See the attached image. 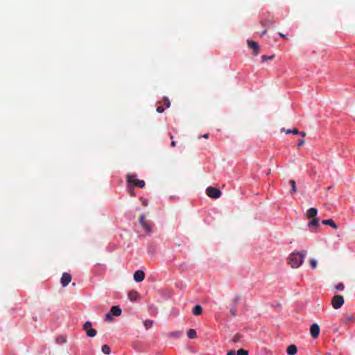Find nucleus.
I'll return each mask as SVG.
<instances>
[{
	"label": "nucleus",
	"instance_id": "nucleus-1",
	"mask_svg": "<svg viewBox=\"0 0 355 355\" xmlns=\"http://www.w3.org/2000/svg\"><path fill=\"white\" fill-rule=\"evenodd\" d=\"M307 254V251L302 250L301 252H294L291 253L288 258V263L293 268H297L304 262V260Z\"/></svg>",
	"mask_w": 355,
	"mask_h": 355
},
{
	"label": "nucleus",
	"instance_id": "nucleus-2",
	"mask_svg": "<svg viewBox=\"0 0 355 355\" xmlns=\"http://www.w3.org/2000/svg\"><path fill=\"white\" fill-rule=\"evenodd\" d=\"M127 182L139 188H143L145 186V182L142 180L137 179L136 175L133 174H128L127 175Z\"/></svg>",
	"mask_w": 355,
	"mask_h": 355
},
{
	"label": "nucleus",
	"instance_id": "nucleus-3",
	"mask_svg": "<svg viewBox=\"0 0 355 355\" xmlns=\"http://www.w3.org/2000/svg\"><path fill=\"white\" fill-rule=\"evenodd\" d=\"M344 302L345 300L343 296L336 295L332 298L331 304L335 309H338L343 305Z\"/></svg>",
	"mask_w": 355,
	"mask_h": 355
},
{
	"label": "nucleus",
	"instance_id": "nucleus-4",
	"mask_svg": "<svg viewBox=\"0 0 355 355\" xmlns=\"http://www.w3.org/2000/svg\"><path fill=\"white\" fill-rule=\"evenodd\" d=\"M92 324L91 322L87 321L83 325V329L85 331L87 336L90 338H93L96 335V329L92 327Z\"/></svg>",
	"mask_w": 355,
	"mask_h": 355
},
{
	"label": "nucleus",
	"instance_id": "nucleus-5",
	"mask_svg": "<svg viewBox=\"0 0 355 355\" xmlns=\"http://www.w3.org/2000/svg\"><path fill=\"white\" fill-rule=\"evenodd\" d=\"M207 196L210 198L217 199L221 196V191L215 187H209L206 189Z\"/></svg>",
	"mask_w": 355,
	"mask_h": 355
},
{
	"label": "nucleus",
	"instance_id": "nucleus-6",
	"mask_svg": "<svg viewBox=\"0 0 355 355\" xmlns=\"http://www.w3.org/2000/svg\"><path fill=\"white\" fill-rule=\"evenodd\" d=\"M139 224L141 225V226H142V227L146 232L151 233V232H152L151 226H150V223L146 220L145 216L144 214H141L139 216Z\"/></svg>",
	"mask_w": 355,
	"mask_h": 355
},
{
	"label": "nucleus",
	"instance_id": "nucleus-7",
	"mask_svg": "<svg viewBox=\"0 0 355 355\" xmlns=\"http://www.w3.org/2000/svg\"><path fill=\"white\" fill-rule=\"evenodd\" d=\"M320 329L318 324H313L310 327V334L313 338H317L320 334Z\"/></svg>",
	"mask_w": 355,
	"mask_h": 355
},
{
	"label": "nucleus",
	"instance_id": "nucleus-8",
	"mask_svg": "<svg viewBox=\"0 0 355 355\" xmlns=\"http://www.w3.org/2000/svg\"><path fill=\"white\" fill-rule=\"evenodd\" d=\"M71 281V276L68 272H64L62 275L60 282L63 287H66Z\"/></svg>",
	"mask_w": 355,
	"mask_h": 355
},
{
	"label": "nucleus",
	"instance_id": "nucleus-9",
	"mask_svg": "<svg viewBox=\"0 0 355 355\" xmlns=\"http://www.w3.org/2000/svg\"><path fill=\"white\" fill-rule=\"evenodd\" d=\"M248 45L250 49H252L254 51V55L257 56L259 54V44L252 40H248Z\"/></svg>",
	"mask_w": 355,
	"mask_h": 355
},
{
	"label": "nucleus",
	"instance_id": "nucleus-10",
	"mask_svg": "<svg viewBox=\"0 0 355 355\" xmlns=\"http://www.w3.org/2000/svg\"><path fill=\"white\" fill-rule=\"evenodd\" d=\"M145 277L144 272L143 270H138L135 272L133 277L134 280L137 282H140L144 280Z\"/></svg>",
	"mask_w": 355,
	"mask_h": 355
},
{
	"label": "nucleus",
	"instance_id": "nucleus-11",
	"mask_svg": "<svg viewBox=\"0 0 355 355\" xmlns=\"http://www.w3.org/2000/svg\"><path fill=\"white\" fill-rule=\"evenodd\" d=\"M261 24L265 27L272 26L275 25V21L273 19H265L261 21Z\"/></svg>",
	"mask_w": 355,
	"mask_h": 355
},
{
	"label": "nucleus",
	"instance_id": "nucleus-12",
	"mask_svg": "<svg viewBox=\"0 0 355 355\" xmlns=\"http://www.w3.org/2000/svg\"><path fill=\"white\" fill-rule=\"evenodd\" d=\"M317 213H318L317 209L312 207V208H310L309 209H308V211L306 212V216L309 218H316L315 216L317 215Z\"/></svg>",
	"mask_w": 355,
	"mask_h": 355
},
{
	"label": "nucleus",
	"instance_id": "nucleus-13",
	"mask_svg": "<svg viewBox=\"0 0 355 355\" xmlns=\"http://www.w3.org/2000/svg\"><path fill=\"white\" fill-rule=\"evenodd\" d=\"M112 315L119 316L121 314V309L119 306H113L110 309Z\"/></svg>",
	"mask_w": 355,
	"mask_h": 355
},
{
	"label": "nucleus",
	"instance_id": "nucleus-14",
	"mask_svg": "<svg viewBox=\"0 0 355 355\" xmlns=\"http://www.w3.org/2000/svg\"><path fill=\"white\" fill-rule=\"evenodd\" d=\"M322 223L326 225H329L334 229H338V225L332 219L323 220L322 221Z\"/></svg>",
	"mask_w": 355,
	"mask_h": 355
},
{
	"label": "nucleus",
	"instance_id": "nucleus-15",
	"mask_svg": "<svg viewBox=\"0 0 355 355\" xmlns=\"http://www.w3.org/2000/svg\"><path fill=\"white\" fill-rule=\"evenodd\" d=\"M308 227L318 228L319 227V219L318 218H313L312 220L309 222Z\"/></svg>",
	"mask_w": 355,
	"mask_h": 355
},
{
	"label": "nucleus",
	"instance_id": "nucleus-16",
	"mask_svg": "<svg viewBox=\"0 0 355 355\" xmlns=\"http://www.w3.org/2000/svg\"><path fill=\"white\" fill-rule=\"evenodd\" d=\"M286 352L288 355H295L297 352V347L295 345H291L287 347Z\"/></svg>",
	"mask_w": 355,
	"mask_h": 355
},
{
	"label": "nucleus",
	"instance_id": "nucleus-17",
	"mask_svg": "<svg viewBox=\"0 0 355 355\" xmlns=\"http://www.w3.org/2000/svg\"><path fill=\"white\" fill-rule=\"evenodd\" d=\"M138 293L136 291H131L128 293V297L130 301L134 302L136 301L138 297Z\"/></svg>",
	"mask_w": 355,
	"mask_h": 355
},
{
	"label": "nucleus",
	"instance_id": "nucleus-18",
	"mask_svg": "<svg viewBox=\"0 0 355 355\" xmlns=\"http://www.w3.org/2000/svg\"><path fill=\"white\" fill-rule=\"evenodd\" d=\"M192 312L195 315H200L202 313V308L200 305H196L193 307Z\"/></svg>",
	"mask_w": 355,
	"mask_h": 355
},
{
	"label": "nucleus",
	"instance_id": "nucleus-19",
	"mask_svg": "<svg viewBox=\"0 0 355 355\" xmlns=\"http://www.w3.org/2000/svg\"><path fill=\"white\" fill-rule=\"evenodd\" d=\"M182 334V332L180 331H171V332H169L168 336L169 337H173V338H180Z\"/></svg>",
	"mask_w": 355,
	"mask_h": 355
},
{
	"label": "nucleus",
	"instance_id": "nucleus-20",
	"mask_svg": "<svg viewBox=\"0 0 355 355\" xmlns=\"http://www.w3.org/2000/svg\"><path fill=\"white\" fill-rule=\"evenodd\" d=\"M187 336L190 339L196 338V336H197L196 331L194 329H190L187 331Z\"/></svg>",
	"mask_w": 355,
	"mask_h": 355
},
{
	"label": "nucleus",
	"instance_id": "nucleus-21",
	"mask_svg": "<svg viewBox=\"0 0 355 355\" xmlns=\"http://www.w3.org/2000/svg\"><path fill=\"white\" fill-rule=\"evenodd\" d=\"M288 184L291 185V193H295L297 192V187H296V183H295V181L291 180L288 182Z\"/></svg>",
	"mask_w": 355,
	"mask_h": 355
},
{
	"label": "nucleus",
	"instance_id": "nucleus-22",
	"mask_svg": "<svg viewBox=\"0 0 355 355\" xmlns=\"http://www.w3.org/2000/svg\"><path fill=\"white\" fill-rule=\"evenodd\" d=\"M101 350L105 354L107 355L110 354L111 352L110 347L107 345H103L102 346Z\"/></svg>",
	"mask_w": 355,
	"mask_h": 355
},
{
	"label": "nucleus",
	"instance_id": "nucleus-23",
	"mask_svg": "<svg viewBox=\"0 0 355 355\" xmlns=\"http://www.w3.org/2000/svg\"><path fill=\"white\" fill-rule=\"evenodd\" d=\"M153 324V320H147L144 322V325L146 327V329H150Z\"/></svg>",
	"mask_w": 355,
	"mask_h": 355
},
{
	"label": "nucleus",
	"instance_id": "nucleus-24",
	"mask_svg": "<svg viewBox=\"0 0 355 355\" xmlns=\"http://www.w3.org/2000/svg\"><path fill=\"white\" fill-rule=\"evenodd\" d=\"M241 338H242V335L239 333H237L234 336V337L232 338V342L234 343H238L240 341Z\"/></svg>",
	"mask_w": 355,
	"mask_h": 355
},
{
	"label": "nucleus",
	"instance_id": "nucleus-25",
	"mask_svg": "<svg viewBox=\"0 0 355 355\" xmlns=\"http://www.w3.org/2000/svg\"><path fill=\"white\" fill-rule=\"evenodd\" d=\"M317 265L318 262L315 259L312 258L310 259V266L313 270H315L317 268Z\"/></svg>",
	"mask_w": 355,
	"mask_h": 355
},
{
	"label": "nucleus",
	"instance_id": "nucleus-26",
	"mask_svg": "<svg viewBox=\"0 0 355 355\" xmlns=\"http://www.w3.org/2000/svg\"><path fill=\"white\" fill-rule=\"evenodd\" d=\"M286 134L293 133L294 135H297L298 133H300V131L297 128H293L292 130L288 129V130H286Z\"/></svg>",
	"mask_w": 355,
	"mask_h": 355
},
{
	"label": "nucleus",
	"instance_id": "nucleus-27",
	"mask_svg": "<svg viewBox=\"0 0 355 355\" xmlns=\"http://www.w3.org/2000/svg\"><path fill=\"white\" fill-rule=\"evenodd\" d=\"M344 288H345V286L343 283H338V284H336L335 286V288L337 290V291H342L344 290Z\"/></svg>",
	"mask_w": 355,
	"mask_h": 355
},
{
	"label": "nucleus",
	"instance_id": "nucleus-28",
	"mask_svg": "<svg viewBox=\"0 0 355 355\" xmlns=\"http://www.w3.org/2000/svg\"><path fill=\"white\" fill-rule=\"evenodd\" d=\"M241 297L239 295H236L234 298L232 299V302L234 304V306H235L237 303L240 301Z\"/></svg>",
	"mask_w": 355,
	"mask_h": 355
},
{
	"label": "nucleus",
	"instance_id": "nucleus-29",
	"mask_svg": "<svg viewBox=\"0 0 355 355\" xmlns=\"http://www.w3.org/2000/svg\"><path fill=\"white\" fill-rule=\"evenodd\" d=\"M273 58H274V55H270V56L262 55L261 56V60L263 62H266L268 60H272Z\"/></svg>",
	"mask_w": 355,
	"mask_h": 355
},
{
	"label": "nucleus",
	"instance_id": "nucleus-30",
	"mask_svg": "<svg viewBox=\"0 0 355 355\" xmlns=\"http://www.w3.org/2000/svg\"><path fill=\"white\" fill-rule=\"evenodd\" d=\"M237 355H248V352L247 350L240 349L236 352Z\"/></svg>",
	"mask_w": 355,
	"mask_h": 355
},
{
	"label": "nucleus",
	"instance_id": "nucleus-31",
	"mask_svg": "<svg viewBox=\"0 0 355 355\" xmlns=\"http://www.w3.org/2000/svg\"><path fill=\"white\" fill-rule=\"evenodd\" d=\"M163 102L164 103V105H166V107H169L170 105H171V102L169 101V99L166 97H164L163 98Z\"/></svg>",
	"mask_w": 355,
	"mask_h": 355
},
{
	"label": "nucleus",
	"instance_id": "nucleus-32",
	"mask_svg": "<svg viewBox=\"0 0 355 355\" xmlns=\"http://www.w3.org/2000/svg\"><path fill=\"white\" fill-rule=\"evenodd\" d=\"M105 318L106 320L111 321L112 320V315L110 312H109L105 315Z\"/></svg>",
	"mask_w": 355,
	"mask_h": 355
},
{
	"label": "nucleus",
	"instance_id": "nucleus-33",
	"mask_svg": "<svg viewBox=\"0 0 355 355\" xmlns=\"http://www.w3.org/2000/svg\"><path fill=\"white\" fill-rule=\"evenodd\" d=\"M66 338L64 337H60L57 338V342L59 343H66Z\"/></svg>",
	"mask_w": 355,
	"mask_h": 355
},
{
	"label": "nucleus",
	"instance_id": "nucleus-34",
	"mask_svg": "<svg viewBox=\"0 0 355 355\" xmlns=\"http://www.w3.org/2000/svg\"><path fill=\"white\" fill-rule=\"evenodd\" d=\"M164 111V108L163 106L160 105L157 107V112L159 113H162Z\"/></svg>",
	"mask_w": 355,
	"mask_h": 355
},
{
	"label": "nucleus",
	"instance_id": "nucleus-35",
	"mask_svg": "<svg viewBox=\"0 0 355 355\" xmlns=\"http://www.w3.org/2000/svg\"><path fill=\"white\" fill-rule=\"evenodd\" d=\"M304 143H305L304 139H300L297 143V147H300V146H303L304 144Z\"/></svg>",
	"mask_w": 355,
	"mask_h": 355
},
{
	"label": "nucleus",
	"instance_id": "nucleus-36",
	"mask_svg": "<svg viewBox=\"0 0 355 355\" xmlns=\"http://www.w3.org/2000/svg\"><path fill=\"white\" fill-rule=\"evenodd\" d=\"M227 355H236V352L234 350H230L227 352Z\"/></svg>",
	"mask_w": 355,
	"mask_h": 355
},
{
	"label": "nucleus",
	"instance_id": "nucleus-37",
	"mask_svg": "<svg viewBox=\"0 0 355 355\" xmlns=\"http://www.w3.org/2000/svg\"><path fill=\"white\" fill-rule=\"evenodd\" d=\"M230 313L232 315L235 316L236 315V311L234 309H230Z\"/></svg>",
	"mask_w": 355,
	"mask_h": 355
},
{
	"label": "nucleus",
	"instance_id": "nucleus-38",
	"mask_svg": "<svg viewBox=\"0 0 355 355\" xmlns=\"http://www.w3.org/2000/svg\"><path fill=\"white\" fill-rule=\"evenodd\" d=\"M299 134L302 137H305L306 135V133L305 132H300Z\"/></svg>",
	"mask_w": 355,
	"mask_h": 355
},
{
	"label": "nucleus",
	"instance_id": "nucleus-39",
	"mask_svg": "<svg viewBox=\"0 0 355 355\" xmlns=\"http://www.w3.org/2000/svg\"><path fill=\"white\" fill-rule=\"evenodd\" d=\"M279 35L282 37V38H286V35L282 33H279Z\"/></svg>",
	"mask_w": 355,
	"mask_h": 355
},
{
	"label": "nucleus",
	"instance_id": "nucleus-40",
	"mask_svg": "<svg viewBox=\"0 0 355 355\" xmlns=\"http://www.w3.org/2000/svg\"><path fill=\"white\" fill-rule=\"evenodd\" d=\"M266 33H267V31H266V30H263V31L261 33V36L264 35L265 34H266Z\"/></svg>",
	"mask_w": 355,
	"mask_h": 355
},
{
	"label": "nucleus",
	"instance_id": "nucleus-41",
	"mask_svg": "<svg viewBox=\"0 0 355 355\" xmlns=\"http://www.w3.org/2000/svg\"><path fill=\"white\" fill-rule=\"evenodd\" d=\"M175 144H176V142H175V141H173L171 142V146L172 147H174V146H175Z\"/></svg>",
	"mask_w": 355,
	"mask_h": 355
},
{
	"label": "nucleus",
	"instance_id": "nucleus-42",
	"mask_svg": "<svg viewBox=\"0 0 355 355\" xmlns=\"http://www.w3.org/2000/svg\"><path fill=\"white\" fill-rule=\"evenodd\" d=\"M202 137L207 139L209 137V134H205Z\"/></svg>",
	"mask_w": 355,
	"mask_h": 355
},
{
	"label": "nucleus",
	"instance_id": "nucleus-43",
	"mask_svg": "<svg viewBox=\"0 0 355 355\" xmlns=\"http://www.w3.org/2000/svg\"><path fill=\"white\" fill-rule=\"evenodd\" d=\"M286 130H285V128H282V129H281V132H286Z\"/></svg>",
	"mask_w": 355,
	"mask_h": 355
},
{
	"label": "nucleus",
	"instance_id": "nucleus-44",
	"mask_svg": "<svg viewBox=\"0 0 355 355\" xmlns=\"http://www.w3.org/2000/svg\"><path fill=\"white\" fill-rule=\"evenodd\" d=\"M171 139H173V136L172 135H170Z\"/></svg>",
	"mask_w": 355,
	"mask_h": 355
}]
</instances>
